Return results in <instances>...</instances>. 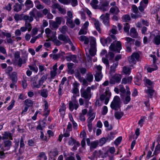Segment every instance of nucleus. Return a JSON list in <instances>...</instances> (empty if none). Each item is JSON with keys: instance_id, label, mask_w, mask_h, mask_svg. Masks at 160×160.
Returning a JSON list of instances; mask_svg holds the SVG:
<instances>
[{"instance_id": "13", "label": "nucleus", "mask_w": 160, "mask_h": 160, "mask_svg": "<svg viewBox=\"0 0 160 160\" xmlns=\"http://www.w3.org/2000/svg\"><path fill=\"white\" fill-rule=\"evenodd\" d=\"M31 85L33 88H39L42 85L39 80H38V78H34V79L32 80Z\"/></svg>"}, {"instance_id": "47", "label": "nucleus", "mask_w": 160, "mask_h": 160, "mask_svg": "<svg viewBox=\"0 0 160 160\" xmlns=\"http://www.w3.org/2000/svg\"><path fill=\"white\" fill-rule=\"evenodd\" d=\"M58 151L56 149H54L50 152L49 154L50 156L55 157L58 154Z\"/></svg>"}, {"instance_id": "6", "label": "nucleus", "mask_w": 160, "mask_h": 160, "mask_svg": "<svg viewBox=\"0 0 160 160\" xmlns=\"http://www.w3.org/2000/svg\"><path fill=\"white\" fill-rule=\"evenodd\" d=\"M96 74L94 75L95 79L97 82H99L102 78V67L100 65L97 66L96 67Z\"/></svg>"}, {"instance_id": "33", "label": "nucleus", "mask_w": 160, "mask_h": 160, "mask_svg": "<svg viewBox=\"0 0 160 160\" xmlns=\"http://www.w3.org/2000/svg\"><path fill=\"white\" fill-rule=\"evenodd\" d=\"M124 115V112H122L117 111L115 112L114 116L117 119H120Z\"/></svg>"}, {"instance_id": "36", "label": "nucleus", "mask_w": 160, "mask_h": 160, "mask_svg": "<svg viewBox=\"0 0 160 160\" xmlns=\"http://www.w3.org/2000/svg\"><path fill=\"white\" fill-rule=\"evenodd\" d=\"M98 3V0H92L90 3V4L92 8L95 9H98L99 6L97 5Z\"/></svg>"}, {"instance_id": "14", "label": "nucleus", "mask_w": 160, "mask_h": 160, "mask_svg": "<svg viewBox=\"0 0 160 160\" xmlns=\"http://www.w3.org/2000/svg\"><path fill=\"white\" fill-rule=\"evenodd\" d=\"M12 143L9 140H5L3 142V148H2V151L8 150L10 149L12 146Z\"/></svg>"}, {"instance_id": "53", "label": "nucleus", "mask_w": 160, "mask_h": 160, "mask_svg": "<svg viewBox=\"0 0 160 160\" xmlns=\"http://www.w3.org/2000/svg\"><path fill=\"white\" fill-rule=\"evenodd\" d=\"M114 54L113 53L109 52L108 54L106 55V57L108 58L109 60H112L114 58Z\"/></svg>"}, {"instance_id": "40", "label": "nucleus", "mask_w": 160, "mask_h": 160, "mask_svg": "<svg viewBox=\"0 0 160 160\" xmlns=\"http://www.w3.org/2000/svg\"><path fill=\"white\" fill-rule=\"evenodd\" d=\"M131 70V68L126 66L123 67V71L126 75H129L130 74Z\"/></svg>"}, {"instance_id": "11", "label": "nucleus", "mask_w": 160, "mask_h": 160, "mask_svg": "<svg viewBox=\"0 0 160 160\" xmlns=\"http://www.w3.org/2000/svg\"><path fill=\"white\" fill-rule=\"evenodd\" d=\"M139 58V55L138 53H133L129 58V62L131 64H135L136 62V60H138Z\"/></svg>"}, {"instance_id": "44", "label": "nucleus", "mask_w": 160, "mask_h": 160, "mask_svg": "<svg viewBox=\"0 0 160 160\" xmlns=\"http://www.w3.org/2000/svg\"><path fill=\"white\" fill-rule=\"evenodd\" d=\"M154 92L155 91L153 89L148 88L147 90L146 93L149 97L152 98Z\"/></svg>"}, {"instance_id": "46", "label": "nucleus", "mask_w": 160, "mask_h": 160, "mask_svg": "<svg viewBox=\"0 0 160 160\" xmlns=\"http://www.w3.org/2000/svg\"><path fill=\"white\" fill-rule=\"evenodd\" d=\"M38 158L41 160H46L47 159V157L44 152H40L38 156Z\"/></svg>"}, {"instance_id": "1", "label": "nucleus", "mask_w": 160, "mask_h": 160, "mask_svg": "<svg viewBox=\"0 0 160 160\" xmlns=\"http://www.w3.org/2000/svg\"><path fill=\"white\" fill-rule=\"evenodd\" d=\"M110 37L114 41H113L109 47V49L111 50L119 52L122 49V45L121 42L119 41H118L116 43L117 41V38L116 36L113 34L110 35Z\"/></svg>"}, {"instance_id": "38", "label": "nucleus", "mask_w": 160, "mask_h": 160, "mask_svg": "<svg viewBox=\"0 0 160 160\" xmlns=\"http://www.w3.org/2000/svg\"><path fill=\"white\" fill-rule=\"evenodd\" d=\"M36 11L37 9L35 8H34L30 12L29 15L31 17H32L33 18H35L36 19Z\"/></svg>"}, {"instance_id": "30", "label": "nucleus", "mask_w": 160, "mask_h": 160, "mask_svg": "<svg viewBox=\"0 0 160 160\" xmlns=\"http://www.w3.org/2000/svg\"><path fill=\"white\" fill-rule=\"evenodd\" d=\"M132 80V78L131 77H129L127 78H122V83L126 84L127 83H130Z\"/></svg>"}, {"instance_id": "27", "label": "nucleus", "mask_w": 160, "mask_h": 160, "mask_svg": "<svg viewBox=\"0 0 160 160\" xmlns=\"http://www.w3.org/2000/svg\"><path fill=\"white\" fill-rule=\"evenodd\" d=\"M23 20L25 22L31 23L33 20V18L30 16H29L27 14H24Z\"/></svg>"}, {"instance_id": "52", "label": "nucleus", "mask_w": 160, "mask_h": 160, "mask_svg": "<svg viewBox=\"0 0 160 160\" xmlns=\"http://www.w3.org/2000/svg\"><path fill=\"white\" fill-rule=\"evenodd\" d=\"M68 4L71 3L73 7H75L78 5L77 0H68Z\"/></svg>"}, {"instance_id": "63", "label": "nucleus", "mask_w": 160, "mask_h": 160, "mask_svg": "<svg viewBox=\"0 0 160 160\" xmlns=\"http://www.w3.org/2000/svg\"><path fill=\"white\" fill-rule=\"evenodd\" d=\"M75 74L76 77L78 79L79 81L81 80V79L83 78V77L81 76L80 73L78 71L76 72Z\"/></svg>"}, {"instance_id": "39", "label": "nucleus", "mask_w": 160, "mask_h": 160, "mask_svg": "<svg viewBox=\"0 0 160 160\" xmlns=\"http://www.w3.org/2000/svg\"><path fill=\"white\" fill-rule=\"evenodd\" d=\"M153 42L156 45H160V35L155 36L154 38Z\"/></svg>"}, {"instance_id": "20", "label": "nucleus", "mask_w": 160, "mask_h": 160, "mask_svg": "<svg viewBox=\"0 0 160 160\" xmlns=\"http://www.w3.org/2000/svg\"><path fill=\"white\" fill-rule=\"evenodd\" d=\"M100 42L103 46H105L106 45L109 44L112 42V39L111 38L108 37L106 39H103L102 38H100Z\"/></svg>"}, {"instance_id": "42", "label": "nucleus", "mask_w": 160, "mask_h": 160, "mask_svg": "<svg viewBox=\"0 0 160 160\" xmlns=\"http://www.w3.org/2000/svg\"><path fill=\"white\" fill-rule=\"evenodd\" d=\"M115 134H116V133L113 132H110V134H108L106 138L107 141L108 142H109L111 140H112L114 138Z\"/></svg>"}, {"instance_id": "50", "label": "nucleus", "mask_w": 160, "mask_h": 160, "mask_svg": "<svg viewBox=\"0 0 160 160\" xmlns=\"http://www.w3.org/2000/svg\"><path fill=\"white\" fill-rule=\"evenodd\" d=\"M28 67L30 70L35 72L36 73L38 72V68L35 65L34 66L33 65H29L28 66Z\"/></svg>"}, {"instance_id": "35", "label": "nucleus", "mask_w": 160, "mask_h": 160, "mask_svg": "<svg viewBox=\"0 0 160 160\" xmlns=\"http://www.w3.org/2000/svg\"><path fill=\"white\" fill-rule=\"evenodd\" d=\"M48 91L47 89H42L41 91L40 95L42 97L46 98L48 95Z\"/></svg>"}, {"instance_id": "49", "label": "nucleus", "mask_w": 160, "mask_h": 160, "mask_svg": "<svg viewBox=\"0 0 160 160\" xmlns=\"http://www.w3.org/2000/svg\"><path fill=\"white\" fill-rule=\"evenodd\" d=\"M108 58H106V57L102 58V61L106 65L107 68H109V61L108 60Z\"/></svg>"}, {"instance_id": "10", "label": "nucleus", "mask_w": 160, "mask_h": 160, "mask_svg": "<svg viewBox=\"0 0 160 160\" xmlns=\"http://www.w3.org/2000/svg\"><path fill=\"white\" fill-rule=\"evenodd\" d=\"M109 14L107 13L105 14H102L100 17V18L103 20L104 24L108 27L109 26Z\"/></svg>"}, {"instance_id": "43", "label": "nucleus", "mask_w": 160, "mask_h": 160, "mask_svg": "<svg viewBox=\"0 0 160 160\" xmlns=\"http://www.w3.org/2000/svg\"><path fill=\"white\" fill-rule=\"evenodd\" d=\"M24 104L26 106L29 107L32 106L33 103L31 100L28 99L24 101Z\"/></svg>"}, {"instance_id": "17", "label": "nucleus", "mask_w": 160, "mask_h": 160, "mask_svg": "<svg viewBox=\"0 0 160 160\" xmlns=\"http://www.w3.org/2000/svg\"><path fill=\"white\" fill-rule=\"evenodd\" d=\"M65 58L68 62L72 61L75 63H77L78 62L77 56L75 55L70 54L68 56H66Z\"/></svg>"}, {"instance_id": "29", "label": "nucleus", "mask_w": 160, "mask_h": 160, "mask_svg": "<svg viewBox=\"0 0 160 160\" xmlns=\"http://www.w3.org/2000/svg\"><path fill=\"white\" fill-rule=\"evenodd\" d=\"M109 12L111 13L117 14L120 12V10L117 6H115L111 7L110 9Z\"/></svg>"}, {"instance_id": "21", "label": "nucleus", "mask_w": 160, "mask_h": 160, "mask_svg": "<svg viewBox=\"0 0 160 160\" xmlns=\"http://www.w3.org/2000/svg\"><path fill=\"white\" fill-rule=\"evenodd\" d=\"M26 7V11L29 10L30 8H32L33 7V4L32 2L30 0H27L24 3Z\"/></svg>"}, {"instance_id": "9", "label": "nucleus", "mask_w": 160, "mask_h": 160, "mask_svg": "<svg viewBox=\"0 0 160 160\" xmlns=\"http://www.w3.org/2000/svg\"><path fill=\"white\" fill-rule=\"evenodd\" d=\"M28 54L25 52L22 58L17 61V65L20 67H21L23 64L25 63L28 60Z\"/></svg>"}, {"instance_id": "4", "label": "nucleus", "mask_w": 160, "mask_h": 160, "mask_svg": "<svg viewBox=\"0 0 160 160\" xmlns=\"http://www.w3.org/2000/svg\"><path fill=\"white\" fill-rule=\"evenodd\" d=\"M90 44L91 46L90 48L88 50L89 53L91 56H94L96 53V42L94 38H92L90 40Z\"/></svg>"}, {"instance_id": "62", "label": "nucleus", "mask_w": 160, "mask_h": 160, "mask_svg": "<svg viewBox=\"0 0 160 160\" xmlns=\"http://www.w3.org/2000/svg\"><path fill=\"white\" fill-rule=\"evenodd\" d=\"M135 79V83L136 85H137L138 86L140 85L141 83V79L140 78H139L136 77L134 79Z\"/></svg>"}, {"instance_id": "12", "label": "nucleus", "mask_w": 160, "mask_h": 160, "mask_svg": "<svg viewBox=\"0 0 160 160\" xmlns=\"http://www.w3.org/2000/svg\"><path fill=\"white\" fill-rule=\"evenodd\" d=\"M79 105L76 99L72 100V101H70L69 102V109L71 111H72L75 109L77 110L78 107Z\"/></svg>"}, {"instance_id": "22", "label": "nucleus", "mask_w": 160, "mask_h": 160, "mask_svg": "<svg viewBox=\"0 0 160 160\" xmlns=\"http://www.w3.org/2000/svg\"><path fill=\"white\" fill-rule=\"evenodd\" d=\"M129 35L132 37L134 38H138V33L135 28H131L130 30Z\"/></svg>"}, {"instance_id": "56", "label": "nucleus", "mask_w": 160, "mask_h": 160, "mask_svg": "<svg viewBox=\"0 0 160 160\" xmlns=\"http://www.w3.org/2000/svg\"><path fill=\"white\" fill-rule=\"evenodd\" d=\"M14 57L16 62L17 64V61L20 58V52L18 51L16 52L14 54Z\"/></svg>"}, {"instance_id": "24", "label": "nucleus", "mask_w": 160, "mask_h": 160, "mask_svg": "<svg viewBox=\"0 0 160 160\" xmlns=\"http://www.w3.org/2000/svg\"><path fill=\"white\" fill-rule=\"evenodd\" d=\"M78 39L81 42H84V44H88L89 42V39L84 35H81L78 38Z\"/></svg>"}, {"instance_id": "55", "label": "nucleus", "mask_w": 160, "mask_h": 160, "mask_svg": "<svg viewBox=\"0 0 160 160\" xmlns=\"http://www.w3.org/2000/svg\"><path fill=\"white\" fill-rule=\"evenodd\" d=\"M25 26L28 32L31 31L32 29L31 24L30 22H25Z\"/></svg>"}, {"instance_id": "8", "label": "nucleus", "mask_w": 160, "mask_h": 160, "mask_svg": "<svg viewBox=\"0 0 160 160\" xmlns=\"http://www.w3.org/2000/svg\"><path fill=\"white\" fill-rule=\"evenodd\" d=\"M122 76L118 74H115L112 78L110 80V83L111 84H114L116 83H119L121 81Z\"/></svg>"}, {"instance_id": "64", "label": "nucleus", "mask_w": 160, "mask_h": 160, "mask_svg": "<svg viewBox=\"0 0 160 160\" xmlns=\"http://www.w3.org/2000/svg\"><path fill=\"white\" fill-rule=\"evenodd\" d=\"M13 70V68L11 66L8 67L6 70V73L8 75L10 74V72H11Z\"/></svg>"}, {"instance_id": "3", "label": "nucleus", "mask_w": 160, "mask_h": 160, "mask_svg": "<svg viewBox=\"0 0 160 160\" xmlns=\"http://www.w3.org/2000/svg\"><path fill=\"white\" fill-rule=\"evenodd\" d=\"M110 107L113 110L118 111L120 109V99L119 97L117 96H115L112 102Z\"/></svg>"}, {"instance_id": "59", "label": "nucleus", "mask_w": 160, "mask_h": 160, "mask_svg": "<svg viewBox=\"0 0 160 160\" xmlns=\"http://www.w3.org/2000/svg\"><path fill=\"white\" fill-rule=\"evenodd\" d=\"M66 109L65 105L64 104H63L62 106L59 109V112L61 113V114L63 115L64 114V111Z\"/></svg>"}, {"instance_id": "58", "label": "nucleus", "mask_w": 160, "mask_h": 160, "mask_svg": "<svg viewBox=\"0 0 160 160\" xmlns=\"http://www.w3.org/2000/svg\"><path fill=\"white\" fill-rule=\"evenodd\" d=\"M79 81L80 82L82 83V84L83 86H87L88 85V81L86 80V79H85L83 77L81 79V80Z\"/></svg>"}, {"instance_id": "31", "label": "nucleus", "mask_w": 160, "mask_h": 160, "mask_svg": "<svg viewBox=\"0 0 160 160\" xmlns=\"http://www.w3.org/2000/svg\"><path fill=\"white\" fill-rule=\"evenodd\" d=\"M130 91L127 90V96L125 97V99L123 101V103L124 104H127L130 101L131 98L130 96Z\"/></svg>"}, {"instance_id": "7", "label": "nucleus", "mask_w": 160, "mask_h": 160, "mask_svg": "<svg viewBox=\"0 0 160 160\" xmlns=\"http://www.w3.org/2000/svg\"><path fill=\"white\" fill-rule=\"evenodd\" d=\"M109 2L108 0H104L102 2H100L98 9L103 12L106 11L108 10Z\"/></svg>"}, {"instance_id": "16", "label": "nucleus", "mask_w": 160, "mask_h": 160, "mask_svg": "<svg viewBox=\"0 0 160 160\" xmlns=\"http://www.w3.org/2000/svg\"><path fill=\"white\" fill-rule=\"evenodd\" d=\"M24 7L23 4L16 3L13 6V10L15 12H18L21 11L22 7Z\"/></svg>"}, {"instance_id": "28", "label": "nucleus", "mask_w": 160, "mask_h": 160, "mask_svg": "<svg viewBox=\"0 0 160 160\" xmlns=\"http://www.w3.org/2000/svg\"><path fill=\"white\" fill-rule=\"evenodd\" d=\"M118 65V62H116L113 63V65L110 67V69L109 71L110 74L113 73L116 70V68H117Z\"/></svg>"}, {"instance_id": "15", "label": "nucleus", "mask_w": 160, "mask_h": 160, "mask_svg": "<svg viewBox=\"0 0 160 160\" xmlns=\"http://www.w3.org/2000/svg\"><path fill=\"white\" fill-rule=\"evenodd\" d=\"M58 38L59 40L63 41L66 43H68L71 41L68 36L62 34L59 35L58 36Z\"/></svg>"}, {"instance_id": "60", "label": "nucleus", "mask_w": 160, "mask_h": 160, "mask_svg": "<svg viewBox=\"0 0 160 160\" xmlns=\"http://www.w3.org/2000/svg\"><path fill=\"white\" fill-rule=\"evenodd\" d=\"M122 19L125 22H128L131 19L129 15H123L122 17Z\"/></svg>"}, {"instance_id": "51", "label": "nucleus", "mask_w": 160, "mask_h": 160, "mask_svg": "<svg viewBox=\"0 0 160 160\" xmlns=\"http://www.w3.org/2000/svg\"><path fill=\"white\" fill-rule=\"evenodd\" d=\"M108 142L106 138L103 137L101 138L99 142V144L100 146H102L104 145L106 142Z\"/></svg>"}, {"instance_id": "37", "label": "nucleus", "mask_w": 160, "mask_h": 160, "mask_svg": "<svg viewBox=\"0 0 160 160\" xmlns=\"http://www.w3.org/2000/svg\"><path fill=\"white\" fill-rule=\"evenodd\" d=\"M86 79L88 82H91L93 81V76L91 72H88L86 74Z\"/></svg>"}, {"instance_id": "45", "label": "nucleus", "mask_w": 160, "mask_h": 160, "mask_svg": "<svg viewBox=\"0 0 160 160\" xmlns=\"http://www.w3.org/2000/svg\"><path fill=\"white\" fill-rule=\"evenodd\" d=\"M94 20V24L95 26L96 29L99 32H101V29L100 28V24L98 20H96L94 18H93Z\"/></svg>"}, {"instance_id": "25", "label": "nucleus", "mask_w": 160, "mask_h": 160, "mask_svg": "<svg viewBox=\"0 0 160 160\" xmlns=\"http://www.w3.org/2000/svg\"><path fill=\"white\" fill-rule=\"evenodd\" d=\"M8 138L11 140L13 139L12 133L9 132H5L3 136L2 137V139H8Z\"/></svg>"}, {"instance_id": "26", "label": "nucleus", "mask_w": 160, "mask_h": 160, "mask_svg": "<svg viewBox=\"0 0 160 160\" xmlns=\"http://www.w3.org/2000/svg\"><path fill=\"white\" fill-rule=\"evenodd\" d=\"M23 14H19L18 13H16L14 16V18L16 22H17L19 21L23 20Z\"/></svg>"}, {"instance_id": "57", "label": "nucleus", "mask_w": 160, "mask_h": 160, "mask_svg": "<svg viewBox=\"0 0 160 160\" xmlns=\"http://www.w3.org/2000/svg\"><path fill=\"white\" fill-rule=\"evenodd\" d=\"M87 29H84L83 28H82L78 32V34L79 35L86 34L87 32Z\"/></svg>"}, {"instance_id": "5", "label": "nucleus", "mask_w": 160, "mask_h": 160, "mask_svg": "<svg viewBox=\"0 0 160 160\" xmlns=\"http://www.w3.org/2000/svg\"><path fill=\"white\" fill-rule=\"evenodd\" d=\"M105 94H102L100 96V99L101 101H103L105 100L104 103L106 105L107 104L111 97V93L109 90V88H107L105 92Z\"/></svg>"}, {"instance_id": "23", "label": "nucleus", "mask_w": 160, "mask_h": 160, "mask_svg": "<svg viewBox=\"0 0 160 160\" xmlns=\"http://www.w3.org/2000/svg\"><path fill=\"white\" fill-rule=\"evenodd\" d=\"M99 144V142L98 140H97L91 142V145L90 146V151H92L93 150L96 148Z\"/></svg>"}, {"instance_id": "34", "label": "nucleus", "mask_w": 160, "mask_h": 160, "mask_svg": "<svg viewBox=\"0 0 160 160\" xmlns=\"http://www.w3.org/2000/svg\"><path fill=\"white\" fill-rule=\"evenodd\" d=\"M65 54L64 52H59L57 54H55L54 56L53 60H57L58 59L61 57H62Z\"/></svg>"}, {"instance_id": "41", "label": "nucleus", "mask_w": 160, "mask_h": 160, "mask_svg": "<svg viewBox=\"0 0 160 160\" xmlns=\"http://www.w3.org/2000/svg\"><path fill=\"white\" fill-rule=\"evenodd\" d=\"M130 28V25L127 23H125L124 24V26L123 28L124 31L126 32L128 35L129 34V30Z\"/></svg>"}, {"instance_id": "61", "label": "nucleus", "mask_w": 160, "mask_h": 160, "mask_svg": "<svg viewBox=\"0 0 160 160\" xmlns=\"http://www.w3.org/2000/svg\"><path fill=\"white\" fill-rule=\"evenodd\" d=\"M50 25H51L52 28H53L57 29L59 27V25H58L57 22L55 21L53 22H52L50 23Z\"/></svg>"}, {"instance_id": "48", "label": "nucleus", "mask_w": 160, "mask_h": 160, "mask_svg": "<svg viewBox=\"0 0 160 160\" xmlns=\"http://www.w3.org/2000/svg\"><path fill=\"white\" fill-rule=\"evenodd\" d=\"M48 74H44L39 79L41 83L43 85V83L45 82L48 78Z\"/></svg>"}, {"instance_id": "2", "label": "nucleus", "mask_w": 160, "mask_h": 160, "mask_svg": "<svg viewBox=\"0 0 160 160\" xmlns=\"http://www.w3.org/2000/svg\"><path fill=\"white\" fill-rule=\"evenodd\" d=\"M80 92L81 97L86 99L85 102L87 103L92 95L89 88H87L86 89H81Z\"/></svg>"}, {"instance_id": "54", "label": "nucleus", "mask_w": 160, "mask_h": 160, "mask_svg": "<svg viewBox=\"0 0 160 160\" xmlns=\"http://www.w3.org/2000/svg\"><path fill=\"white\" fill-rule=\"evenodd\" d=\"M24 138L22 137H21L20 142V149L21 148L23 149L25 147V145L24 143Z\"/></svg>"}, {"instance_id": "18", "label": "nucleus", "mask_w": 160, "mask_h": 160, "mask_svg": "<svg viewBox=\"0 0 160 160\" xmlns=\"http://www.w3.org/2000/svg\"><path fill=\"white\" fill-rule=\"evenodd\" d=\"M126 42L125 43L126 47H131V45L133 44L135 40L131 38L127 37L125 38Z\"/></svg>"}, {"instance_id": "19", "label": "nucleus", "mask_w": 160, "mask_h": 160, "mask_svg": "<svg viewBox=\"0 0 160 160\" xmlns=\"http://www.w3.org/2000/svg\"><path fill=\"white\" fill-rule=\"evenodd\" d=\"M12 82L17 83L18 79V74L17 72H13L8 75Z\"/></svg>"}, {"instance_id": "32", "label": "nucleus", "mask_w": 160, "mask_h": 160, "mask_svg": "<svg viewBox=\"0 0 160 160\" xmlns=\"http://www.w3.org/2000/svg\"><path fill=\"white\" fill-rule=\"evenodd\" d=\"M68 18H67L66 20V24L69 27L73 28L75 26V25L73 22L72 20Z\"/></svg>"}]
</instances>
